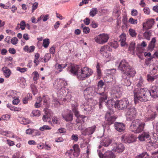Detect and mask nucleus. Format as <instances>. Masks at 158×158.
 I'll list each match as a JSON object with an SVG mask.
<instances>
[{"instance_id": "36", "label": "nucleus", "mask_w": 158, "mask_h": 158, "mask_svg": "<svg viewBox=\"0 0 158 158\" xmlns=\"http://www.w3.org/2000/svg\"><path fill=\"white\" fill-rule=\"evenodd\" d=\"M98 12V11L97 8H92L90 11L89 15L90 16L93 17L97 14Z\"/></svg>"}, {"instance_id": "21", "label": "nucleus", "mask_w": 158, "mask_h": 158, "mask_svg": "<svg viewBox=\"0 0 158 158\" xmlns=\"http://www.w3.org/2000/svg\"><path fill=\"white\" fill-rule=\"evenodd\" d=\"M2 71L6 77L8 78L10 77L11 73V71L7 67H3Z\"/></svg>"}, {"instance_id": "38", "label": "nucleus", "mask_w": 158, "mask_h": 158, "mask_svg": "<svg viewBox=\"0 0 158 158\" xmlns=\"http://www.w3.org/2000/svg\"><path fill=\"white\" fill-rule=\"evenodd\" d=\"M40 57V54L38 53H36L35 55V59L34 62L35 64L37 66L39 63V61L38 60Z\"/></svg>"}, {"instance_id": "1", "label": "nucleus", "mask_w": 158, "mask_h": 158, "mask_svg": "<svg viewBox=\"0 0 158 158\" xmlns=\"http://www.w3.org/2000/svg\"><path fill=\"white\" fill-rule=\"evenodd\" d=\"M134 101L146 102L149 98V90L146 88H135L134 91Z\"/></svg>"}, {"instance_id": "58", "label": "nucleus", "mask_w": 158, "mask_h": 158, "mask_svg": "<svg viewBox=\"0 0 158 158\" xmlns=\"http://www.w3.org/2000/svg\"><path fill=\"white\" fill-rule=\"evenodd\" d=\"M83 31L85 34H88L90 31V29L89 27H85L83 28Z\"/></svg>"}, {"instance_id": "20", "label": "nucleus", "mask_w": 158, "mask_h": 158, "mask_svg": "<svg viewBox=\"0 0 158 158\" xmlns=\"http://www.w3.org/2000/svg\"><path fill=\"white\" fill-rule=\"evenodd\" d=\"M150 137L149 133L148 132H144L141 135H139L138 138L141 141H143L145 138L147 139Z\"/></svg>"}, {"instance_id": "25", "label": "nucleus", "mask_w": 158, "mask_h": 158, "mask_svg": "<svg viewBox=\"0 0 158 158\" xmlns=\"http://www.w3.org/2000/svg\"><path fill=\"white\" fill-rule=\"evenodd\" d=\"M67 65L66 64H56L55 65V69L58 70L59 72L62 71L63 69L65 68Z\"/></svg>"}, {"instance_id": "11", "label": "nucleus", "mask_w": 158, "mask_h": 158, "mask_svg": "<svg viewBox=\"0 0 158 158\" xmlns=\"http://www.w3.org/2000/svg\"><path fill=\"white\" fill-rule=\"evenodd\" d=\"M106 123L109 125L113 124L116 119V118L113 116H111L110 112H108L106 114Z\"/></svg>"}, {"instance_id": "48", "label": "nucleus", "mask_w": 158, "mask_h": 158, "mask_svg": "<svg viewBox=\"0 0 158 158\" xmlns=\"http://www.w3.org/2000/svg\"><path fill=\"white\" fill-rule=\"evenodd\" d=\"M144 36L146 39L148 40H150V38L151 36V33L150 32H146L144 34Z\"/></svg>"}, {"instance_id": "19", "label": "nucleus", "mask_w": 158, "mask_h": 158, "mask_svg": "<svg viewBox=\"0 0 158 158\" xmlns=\"http://www.w3.org/2000/svg\"><path fill=\"white\" fill-rule=\"evenodd\" d=\"M72 110L73 112L74 113L75 116L78 118V119L77 120H79V118H84L85 117L83 116H80L79 113V112L77 110V107L74 104H72Z\"/></svg>"}, {"instance_id": "34", "label": "nucleus", "mask_w": 158, "mask_h": 158, "mask_svg": "<svg viewBox=\"0 0 158 158\" xmlns=\"http://www.w3.org/2000/svg\"><path fill=\"white\" fill-rule=\"evenodd\" d=\"M156 42V39L155 38H153L148 45V48L150 49H152L155 47V43Z\"/></svg>"}, {"instance_id": "54", "label": "nucleus", "mask_w": 158, "mask_h": 158, "mask_svg": "<svg viewBox=\"0 0 158 158\" xmlns=\"http://www.w3.org/2000/svg\"><path fill=\"white\" fill-rule=\"evenodd\" d=\"M18 40L16 37H13L11 40V43L14 45H15L18 43Z\"/></svg>"}, {"instance_id": "45", "label": "nucleus", "mask_w": 158, "mask_h": 158, "mask_svg": "<svg viewBox=\"0 0 158 158\" xmlns=\"http://www.w3.org/2000/svg\"><path fill=\"white\" fill-rule=\"evenodd\" d=\"M110 44L111 46L115 48H116L118 47V42L117 41H114L110 42Z\"/></svg>"}, {"instance_id": "5", "label": "nucleus", "mask_w": 158, "mask_h": 158, "mask_svg": "<svg viewBox=\"0 0 158 158\" xmlns=\"http://www.w3.org/2000/svg\"><path fill=\"white\" fill-rule=\"evenodd\" d=\"M81 71L78 72L77 77L80 80H83L85 78L89 77L93 73L90 69L87 67H84L80 69Z\"/></svg>"}, {"instance_id": "22", "label": "nucleus", "mask_w": 158, "mask_h": 158, "mask_svg": "<svg viewBox=\"0 0 158 158\" xmlns=\"http://www.w3.org/2000/svg\"><path fill=\"white\" fill-rule=\"evenodd\" d=\"M73 155L75 157H78L80 154V149L77 144H75L73 147Z\"/></svg>"}, {"instance_id": "60", "label": "nucleus", "mask_w": 158, "mask_h": 158, "mask_svg": "<svg viewBox=\"0 0 158 158\" xmlns=\"http://www.w3.org/2000/svg\"><path fill=\"white\" fill-rule=\"evenodd\" d=\"M96 68L97 70V73L98 75H100L101 74V70L100 69V67L99 64L98 63H97V66H96Z\"/></svg>"}, {"instance_id": "10", "label": "nucleus", "mask_w": 158, "mask_h": 158, "mask_svg": "<svg viewBox=\"0 0 158 158\" xmlns=\"http://www.w3.org/2000/svg\"><path fill=\"white\" fill-rule=\"evenodd\" d=\"M96 128V126L95 125H94L91 127H87L83 131V135H91L94 133Z\"/></svg>"}, {"instance_id": "16", "label": "nucleus", "mask_w": 158, "mask_h": 158, "mask_svg": "<svg viewBox=\"0 0 158 158\" xmlns=\"http://www.w3.org/2000/svg\"><path fill=\"white\" fill-rule=\"evenodd\" d=\"M82 109L85 114H88L91 111L92 109L90 106H89L86 103H84L81 106Z\"/></svg>"}, {"instance_id": "41", "label": "nucleus", "mask_w": 158, "mask_h": 158, "mask_svg": "<svg viewBox=\"0 0 158 158\" xmlns=\"http://www.w3.org/2000/svg\"><path fill=\"white\" fill-rule=\"evenodd\" d=\"M31 96L30 94H28L27 95V97L24 98L23 100V102L24 104H27L28 102V100L30 98H31Z\"/></svg>"}, {"instance_id": "3", "label": "nucleus", "mask_w": 158, "mask_h": 158, "mask_svg": "<svg viewBox=\"0 0 158 158\" xmlns=\"http://www.w3.org/2000/svg\"><path fill=\"white\" fill-rule=\"evenodd\" d=\"M118 69L123 73L122 74H127L129 77H134L136 73L134 69L125 60H123L120 62Z\"/></svg>"}, {"instance_id": "47", "label": "nucleus", "mask_w": 158, "mask_h": 158, "mask_svg": "<svg viewBox=\"0 0 158 158\" xmlns=\"http://www.w3.org/2000/svg\"><path fill=\"white\" fill-rule=\"evenodd\" d=\"M154 146H155L154 142L152 143H148L147 145V148L148 150L152 149L154 148Z\"/></svg>"}, {"instance_id": "7", "label": "nucleus", "mask_w": 158, "mask_h": 158, "mask_svg": "<svg viewBox=\"0 0 158 158\" xmlns=\"http://www.w3.org/2000/svg\"><path fill=\"white\" fill-rule=\"evenodd\" d=\"M108 35L103 33L98 35L95 38V41L99 44H103L107 42L109 39Z\"/></svg>"}, {"instance_id": "26", "label": "nucleus", "mask_w": 158, "mask_h": 158, "mask_svg": "<svg viewBox=\"0 0 158 158\" xmlns=\"http://www.w3.org/2000/svg\"><path fill=\"white\" fill-rule=\"evenodd\" d=\"M111 140L109 138H105L103 139L101 142L102 144L105 147H107L111 143Z\"/></svg>"}, {"instance_id": "27", "label": "nucleus", "mask_w": 158, "mask_h": 158, "mask_svg": "<svg viewBox=\"0 0 158 158\" xmlns=\"http://www.w3.org/2000/svg\"><path fill=\"white\" fill-rule=\"evenodd\" d=\"M109 48L110 47L108 46L107 45H104L101 48L100 50V52L103 55V56L106 57V55H104V54L107 53V49Z\"/></svg>"}, {"instance_id": "55", "label": "nucleus", "mask_w": 158, "mask_h": 158, "mask_svg": "<svg viewBox=\"0 0 158 158\" xmlns=\"http://www.w3.org/2000/svg\"><path fill=\"white\" fill-rule=\"evenodd\" d=\"M17 70L19 71L21 73H24L27 71V69L25 68H21L20 67H17Z\"/></svg>"}, {"instance_id": "64", "label": "nucleus", "mask_w": 158, "mask_h": 158, "mask_svg": "<svg viewBox=\"0 0 158 158\" xmlns=\"http://www.w3.org/2000/svg\"><path fill=\"white\" fill-rule=\"evenodd\" d=\"M131 15L133 16H136L138 14V12L136 10L133 9L131 11Z\"/></svg>"}, {"instance_id": "13", "label": "nucleus", "mask_w": 158, "mask_h": 158, "mask_svg": "<svg viewBox=\"0 0 158 158\" xmlns=\"http://www.w3.org/2000/svg\"><path fill=\"white\" fill-rule=\"evenodd\" d=\"M127 74H122L121 80L122 84L124 86H129L131 84V82L129 79L127 78ZM128 77H129L128 76Z\"/></svg>"}, {"instance_id": "9", "label": "nucleus", "mask_w": 158, "mask_h": 158, "mask_svg": "<svg viewBox=\"0 0 158 158\" xmlns=\"http://www.w3.org/2000/svg\"><path fill=\"white\" fill-rule=\"evenodd\" d=\"M122 141L125 143H131L135 141V138L132 135H124L121 137Z\"/></svg>"}, {"instance_id": "46", "label": "nucleus", "mask_w": 158, "mask_h": 158, "mask_svg": "<svg viewBox=\"0 0 158 158\" xmlns=\"http://www.w3.org/2000/svg\"><path fill=\"white\" fill-rule=\"evenodd\" d=\"M32 114L34 116H39L40 114V111L38 110H34L32 111Z\"/></svg>"}, {"instance_id": "6", "label": "nucleus", "mask_w": 158, "mask_h": 158, "mask_svg": "<svg viewBox=\"0 0 158 158\" xmlns=\"http://www.w3.org/2000/svg\"><path fill=\"white\" fill-rule=\"evenodd\" d=\"M129 103L127 98H123L119 101H117L114 104V107L117 108L119 110L126 108L129 106Z\"/></svg>"}, {"instance_id": "33", "label": "nucleus", "mask_w": 158, "mask_h": 158, "mask_svg": "<svg viewBox=\"0 0 158 158\" xmlns=\"http://www.w3.org/2000/svg\"><path fill=\"white\" fill-rule=\"evenodd\" d=\"M104 85V83L103 82V81L101 80L98 82L97 85L98 87L97 88L98 89V90L99 92H102V91H101V90L102 89V87Z\"/></svg>"}, {"instance_id": "23", "label": "nucleus", "mask_w": 158, "mask_h": 158, "mask_svg": "<svg viewBox=\"0 0 158 158\" xmlns=\"http://www.w3.org/2000/svg\"><path fill=\"white\" fill-rule=\"evenodd\" d=\"M115 103L113 99H109L106 102H105V105L109 109H111Z\"/></svg>"}, {"instance_id": "24", "label": "nucleus", "mask_w": 158, "mask_h": 158, "mask_svg": "<svg viewBox=\"0 0 158 158\" xmlns=\"http://www.w3.org/2000/svg\"><path fill=\"white\" fill-rule=\"evenodd\" d=\"M115 156L111 151H107L103 155L102 158H114Z\"/></svg>"}, {"instance_id": "43", "label": "nucleus", "mask_w": 158, "mask_h": 158, "mask_svg": "<svg viewBox=\"0 0 158 158\" xmlns=\"http://www.w3.org/2000/svg\"><path fill=\"white\" fill-rule=\"evenodd\" d=\"M129 32L130 35L133 37H135L137 35L135 31L132 29H129Z\"/></svg>"}, {"instance_id": "63", "label": "nucleus", "mask_w": 158, "mask_h": 158, "mask_svg": "<svg viewBox=\"0 0 158 158\" xmlns=\"http://www.w3.org/2000/svg\"><path fill=\"white\" fill-rule=\"evenodd\" d=\"M143 11L144 13L147 15H149L150 13V11L148 7H146L144 8Z\"/></svg>"}, {"instance_id": "56", "label": "nucleus", "mask_w": 158, "mask_h": 158, "mask_svg": "<svg viewBox=\"0 0 158 158\" xmlns=\"http://www.w3.org/2000/svg\"><path fill=\"white\" fill-rule=\"evenodd\" d=\"M42 119L43 121L44 122H48L50 120V117L46 115L43 116Z\"/></svg>"}, {"instance_id": "62", "label": "nucleus", "mask_w": 158, "mask_h": 158, "mask_svg": "<svg viewBox=\"0 0 158 158\" xmlns=\"http://www.w3.org/2000/svg\"><path fill=\"white\" fill-rule=\"evenodd\" d=\"M62 81V80L60 79L59 80H57L56 82H57V87L58 88H60L62 86L61 83Z\"/></svg>"}, {"instance_id": "30", "label": "nucleus", "mask_w": 158, "mask_h": 158, "mask_svg": "<svg viewBox=\"0 0 158 158\" xmlns=\"http://www.w3.org/2000/svg\"><path fill=\"white\" fill-rule=\"evenodd\" d=\"M135 43L134 42H131L130 45L129 50L131 52L132 54H135Z\"/></svg>"}, {"instance_id": "17", "label": "nucleus", "mask_w": 158, "mask_h": 158, "mask_svg": "<svg viewBox=\"0 0 158 158\" xmlns=\"http://www.w3.org/2000/svg\"><path fill=\"white\" fill-rule=\"evenodd\" d=\"M115 129L118 131L122 132L125 129V126L121 123H115L114 124Z\"/></svg>"}, {"instance_id": "8", "label": "nucleus", "mask_w": 158, "mask_h": 158, "mask_svg": "<svg viewBox=\"0 0 158 158\" xmlns=\"http://www.w3.org/2000/svg\"><path fill=\"white\" fill-rule=\"evenodd\" d=\"M128 108V110L127 112V119L130 120L134 118L136 116L137 112L135 108L133 106H130Z\"/></svg>"}, {"instance_id": "40", "label": "nucleus", "mask_w": 158, "mask_h": 158, "mask_svg": "<svg viewBox=\"0 0 158 158\" xmlns=\"http://www.w3.org/2000/svg\"><path fill=\"white\" fill-rule=\"evenodd\" d=\"M50 43L49 40L48 39H45L43 40V46L45 48H47L48 46Z\"/></svg>"}, {"instance_id": "61", "label": "nucleus", "mask_w": 158, "mask_h": 158, "mask_svg": "<svg viewBox=\"0 0 158 158\" xmlns=\"http://www.w3.org/2000/svg\"><path fill=\"white\" fill-rule=\"evenodd\" d=\"M34 74V80L36 81L39 77V74L37 72H35L33 73Z\"/></svg>"}, {"instance_id": "57", "label": "nucleus", "mask_w": 158, "mask_h": 158, "mask_svg": "<svg viewBox=\"0 0 158 158\" xmlns=\"http://www.w3.org/2000/svg\"><path fill=\"white\" fill-rule=\"evenodd\" d=\"M71 139L76 142L78 140L79 138L77 135L73 134L71 137Z\"/></svg>"}, {"instance_id": "29", "label": "nucleus", "mask_w": 158, "mask_h": 158, "mask_svg": "<svg viewBox=\"0 0 158 158\" xmlns=\"http://www.w3.org/2000/svg\"><path fill=\"white\" fill-rule=\"evenodd\" d=\"M157 78H158V74L155 76H151L149 74L147 75V79L149 82H152Z\"/></svg>"}, {"instance_id": "14", "label": "nucleus", "mask_w": 158, "mask_h": 158, "mask_svg": "<svg viewBox=\"0 0 158 158\" xmlns=\"http://www.w3.org/2000/svg\"><path fill=\"white\" fill-rule=\"evenodd\" d=\"M125 147L121 143L116 144L115 146L114 147L113 151L118 153L122 152L124 150Z\"/></svg>"}, {"instance_id": "12", "label": "nucleus", "mask_w": 158, "mask_h": 158, "mask_svg": "<svg viewBox=\"0 0 158 158\" xmlns=\"http://www.w3.org/2000/svg\"><path fill=\"white\" fill-rule=\"evenodd\" d=\"M149 97L151 96L153 98L158 97V87L156 86H152L149 90Z\"/></svg>"}, {"instance_id": "28", "label": "nucleus", "mask_w": 158, "mask_h": 158, "mask_svg": "<svg viewBox=\"0 0 158 158\" xmlns=\"http://www.w3.org/2000/svg\"><path fill=\"white\" fill-rule=\"evenodd\" d=\"M120 39L119 41H121V45L122 46H124L127 45L125 42L126 38L125 35L124 34H122L120 36Z\"/></svg>"}, {"instance_id": "15", "label": "nucleus", "mask_w": 158, "mask_h": 158, "mask_svg": "<svg viewBox=\"0 0 158 158\" xmlns=\"http://www.w3.org/2000/svg\"><path fill=\"white\" fill-rule=\"evenodd\" d=\"M80 69V68L78 65H73L71 66L70 72L74 75H77L78 72H79Z\"/></svg>"}, {"instance_id": "51", "label": "nucleus", "mask_w": 158, "mask_h": 158, "mask_svg": "<svg viewBox=\"0 0 158 158\" xmlns=\"http://www.w3.org/2000/svg\"><path fill=\"white\" fill-rule=\"evenodd\" d=\"M137 19H133L132 18H130L129 20V22L132 24H136L137 23Z\"/></svg>"}, {"instance_id": "37", "label": "nucleus", "mask_w": 158, "mask_h": 158, "mask_svg": "<svg viewBox=\"0 0 158 158\" xmlns=\"http://www.w3.org/2000/svg\"><path fill=\"white\" fill-rule=\"evenodd\" d=\"M154 20L153 19H152L150 20L147 21L146 23V26L148 27V29L150 28L153 25Z\"/></svg>"}, {"instance_id": "59", "label": "nucleus", "mask_w": 158, "mask_h": 158, "mask_svg": "<svg viewBox=\"0 0 158 158\" xmlns=\"http://www.w3.org/2000/svg\"><path fill=\"white\" fill-rule=\"evenodd\" d=\"M10 110L12 111H20L21 108H18L15 106L11 107V108H10Z\"/></svg>"}, {"instance_id": "42", "label": "nucleus", "mask_w": 158, "mask_h": 158, "mask_svg": "<svg viewBox=\"0 0 158 158\" xmlns=\"http://www.w3.org/2000/svg\"><path fill=\"white\" fill-rule=\"evenodd\" d=\"M18 25H19L20 26V28L22 30H23L25 29L26 27V23L24 20L22 21L20 23L18 24Z\"/></svg>"}, {"instance_id": "53", "label": "nucleus", "mask_w": 158, "mask_h": 158, "mask_svg": "<svg viewBox=\"0 0 158 158\" xmlns=\"http://www.w3.org/2000/svg\"><path fill=\"white\" fill-rule=\"evenodd\" d=\"M30 121L28 119L23 118L22 119L21 121H20V123L21 124H27L29 123Z\"/></svg>"}, {"instance_id": "39", "label": "nucleus", "mask_w": 158, "mask_h": 158, "mask_svg": "<svg viewBox=\"0 0 158 158\" xmlns=\"http://www.w3.org/2000/svg\"><path fill=\"white\" fill-rule=\"evenodd\" d=\"M44 110L45 111L46 115L48 116L49 117H52L53 115V113L51 110L45 108L44 109Z\"/></svg>"}, {"instance_id": "50", "label": "nucleus", "mask_w": 158, "mask_h": 158, "mask_svg": "<svg viewBox=\"0 0 158 158\" xmlns=\"http://www.w3.org/2000/svg\"><path fill=\"white\" fill-rule=\"evenodd\" d=\"M51 127L48 125H44L40 128V130L42 131H44V130H51Z\"/></svg>"}, {"instance_id": "49", "label": "nucleus", "mask_w": 158, "mask_h": 158, "mask_svg": "<svg viewBox=\"0 0 158 158\" xmlns=\"http://www.w3.org/2000/svg\"><path fill=\"white\" fill-rule=\"evenodd\" d=\"M150 68L151 67L152 68V70L151 71V74H155L156 72L157 69V66H156L154 67L152 65L151 66H150Z\"/></svg>"}, {"instance_id": "52", "label": "nucleus", "mask_w": 158, "mask_h": 158, "mask_svg": "<svg viewBox=\"0 0 158 158\" xmlns=\"http://www.w3.org/2000/svg\"><path fill=\"white\" fill-rule=\"evenodd\" d=\"M38 6V3L37 2H35L32 4L31 9L32 12L33 13L34 12V11L37 8Z\"/></svg>"}, {"instance_id": "31", "label": "nucleus", "mask_w": 158, "mask_h": 158, "mask_svg": "<svg viewBox=\"0 0 158 158\" xmlns=\"http://www.w3.org/2000/svg\"><path fill=\"white\" fill-rule=\"evenodd\" d=\"M153 112L152 110H148V113H146L145 114V117L146 118H147L148 120H150L153 118Z\"/></svg>"}, {"instance_id": "32", "label": "nucleus", "mask_w": 158, "mask_h": 158, "mask_svg": "<svg viewBox=\"0 0 158 158\" xmlns=\"http://www.w3.org/2000/svg\"><path fill=\"white\" fill-rule=\"evenodd\" d=\"M136 54L140 58V54L143 52V50L139 45H137L135 52Z\"/></svg>"}, {"instance_id": "44", "label": "nucleus", "mask_w": 158, "mask_h": 158, "mask_svg": "<svg viewBox=\"0 0 158 158\" xmlns=\"http://www.w3.org/2000/svg\"><path fill=\"white\" fill-rule=\"evenodd\" d=\"M52 122L54 124H60V121L59 119L56 117H53L52 119Z\"/></svg>"}, {"instance_id": "18", "label": "nucleus", "mask_w": 158, "mask_h": 158, "mask_svg": "<svg viewBox=\"0 0 158 158\" xmlns=\"http://www.w3.org/2000/svg\"><path fill=\"white\" fill-rule=\"evenodd\" d=\"M62 117L67 122L71 121L73 120V115L70 111L65 114H63Z\"/></svg>"}, {"instance_id": "35", "label": "nucleus", "mask_w": 158, "mask_h": 158, "mask_svg": "<svg viewBox=\"0 0 158 158\" xmlns=\"http://www.w3.org/2000/svg\"><path fill=\"white\" fill-rule=\"evenodd\" d=\"M144 82L143 79L141 77H140L139 81L136 85V86L138 87L137 88H141V87L143 86L144 85Z\"/></svg>"}, {"instance_id": "2", "label": "nucleus", "mask_w": 158, "mask_h": 158, "mask_svg": "<svg viewBox=\"0 0 158 158\" xmlns=\"http://www.w3.org/2000/svg\"><path fill=\"white\" fill-rule=\"evenodd\" d=\"M102 92H99L97 87L93 85L92 86L86 88L84 90L85 94L87 93L88 94L94 96L97 94H99L102 95L99 98V105L100 107L103 103L105 102V100L107 99L106 95L104 93V89H102Z\"/></svg>"}, {"instance_id": "4", "label": "nucleus", "mask_w": 158, "mask_h": 158, "mask_svg": "<svg viewBox=\"0 0 158 158\" xmlns=\"http://www.w3.org/2000/svg\"><path fill=\"white\" fill-rule=\"evenodd\" d=\"M145 125L144 123L141 122L139 120L136 119L133 121L130 125V129L135 133H139L143 130Z\"/></svg>"}]
</instances>
